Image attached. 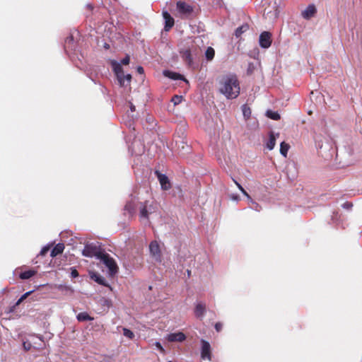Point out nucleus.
<instances>
[{
	"instance_id": "obj_49",
	"label": "nucleus",
	"mask_w": 362,
	"mask_h": 362,
	"mask_svg": "<svg viewBox=\"0 0 362 362\" xmlns=\"http://www.w3.org/2000/svg\"><path fill=\"white\" fill-rule=\"evenodd\" d=\"M86 7H87L88 9H90V10H93V6L92 4H88L86 5Z\"/></svg>"
},
{
	"instance_id": "obj_13",
	"label": "nucleus",
	"mask_w": 362,
	"mask_h": 362,
	"mask_svg": "<svg viewBox=\"0 0 362 362\" xmlns=\"http://www.w3.org/2000/svg\"><path fill=\"white\" fill-rule=\"evenodd\" d=\"M90 279L92 280H93L94 281H95L98 284L107 286L110 290H112V287L110 286V285L109 284H107L106 282V280H105V277L101 276L100 274H98L97 272H91V273H90Z\"/></svg>"
},
{
	"instance_id": "obj_20",
	"label": "nucleus",
	"mask_w": 362,
	"mask_h": 362,
	"mask_svg": "<svg viewBox=\"0 0 362 362\" xmlns=\"http://www.w3.org/2000/svg\"><path fill=\"white\" fill-rule=\"evenodd\" d=\"M249 29V25L247 23H244L242 25L237 28L235 30V35L237 38H239L242 34L245 33Z\"/></svg>"
},
{
	"instance_id": "obj_18",
	"label": "nucleus",
	"mask_w": 362,
	"mask_h": 362,
	"mask_svg": "<svg viewBox=\"0 0 362 362\" xmlns=\"http://www.w3.org/2000/svg\"><path fill=\"white\" fill-rule=\"evenodd\" d=\"M183 60L189 65L191 66L193 62L192 54L189 49H185L181 52Z\"/></svg>"
},
{
	"instance_id": "obj_4",
	"label": "nucleus",
	"mask_w": 362,
	"mask_h": 362,
	"mask_svg": "<svg viewBox=\"0 0 362 362\" xmlns=\"http://www.w3.org/2000/svg\"><path fill=\"white\" fill-rule=\"evenodd\" d=\"M112 71L117 78L118 83L120 87H125V74L123 71L122 66L119 62L112 59L110 62Z\"/></svg>"
},
{
	"instance_id": "obj_35",
	"label": "nucleus",
	"mask_w": 362,
	"mask_h": 362,
	"mask_svg": "<svg viewBox=\"0 0 362 362\" xmlns=\"http://www.w3.org/2000/svg\"><path fill=\"white\" fill-rule=\"evenodd\" d=\"M251 204H252V206H250V208L252 209L257 211H259L261 210V206L257 202H254V203H252Z\"/></svg>"
},
{
	"instance_id": "obj_26",
	"label": "nucleus",
	"mask_w": 362,
	"mask_h": 362,
	"mask_svg": "<svg viewBox=\"0 0 362 362\" xmlns=\"http://www.w3.org/2000/svg\"><path fill=\"white\" fill-rule=\"evenodd\" d=\"M266 115L267 117L273 119V120H279L281 117L278 112L272 111L271 110H268L266 112Z\"/></svg>"
},
{
	"instance_id": "obj_9",
	"label": "nucleus",
	"mask_w": 362,
	"mask_h": 362,
	"mask_svg": "<svg viewBox=\"0 0 362 362\" xmlns=\"http://www.w3.org/2000/svg\"><path fill=\"white\" fill-rule=\"evenodd\" d=\"M176 6L177 10L181 15H189L193 11V8L185 1H178Z\"/></svg>"
},
{
	"instance_id": "obj_23",
	"label": "nucleus",
	"mask_w": 362,
	"mask_h": 362,
	"mask_svg": "<svg viewBox=\"0 0 362 362\" xmlns=\"http://www.w3.org/2000/svg\"><path fill=\"white\" fill-rule=\"evenodd\" d=\"M35 274H36V271H35L33 269H30L28 271L21 272L19 274V277L23 280L28 279L31 278L32 276H33Z\"/></svg>"
},
{
	"instance_id": "obj_6",
	"label": "nucleus",
	"mask_w": 362,
	"mask_h": 362,
	"mask_svg": "<svg viewBox=\"0 0 362 362\" xmlns=\"http://www.w3.org/2000/svg\"><path fill=\"white\" fill-rule=\"evenodd\" d=\"M272 34L268 31H264L259 35V44L263 49L269 48L272 45Z\"/></svg>"
},
{
	"instance_id": "obj_41",
	"label": "nucleus",
	"mask_w": 362,
	"mask_h": 362,
	"mask_svg": "<svg viewBox=\"0 0 362 362\" xmlns=\"http://www.w3.org/2000/svg\"><path fill=\"white\" fill-rule=\"evenodd\" d=\"M230 199L235 201V202H238L240 200V197L238 194H230Z\"/></svg>"
},
{
	"instance_id": "obj_53",
	"label": "nucleus",
	"mask_w": 362,
	"mask_h": 362,
	"mask_svg": "<svg viewBox=\"0 0 362 362\" xmlns=\"http://www.w3.org/2000/svg\"><path fill=\"white\" fill-rule=\"evenodd\" d=\"M187 274L189 276V274H190V271L187 270Z\"/></svg>"
},
{
	"instance_id": "obj_38",
	"label": "nucleus",
	"mask_w": 362,
	"mask_h": 362,
	"mask_svg": "<svg viewBox=\"0 0 362 362\" xmlns=\"http://www.w3.org/2000/svg\"><path fill=\"white\" fill-rule=\"evenodd\" d=\"M23 347L25 351H28L31 349L32 345H31V344L30 342L24 341L23 343Z\"/></svg>"
},
{
	"instance_id": "obj_22",
	"label": "nucleus",
	"mask_w": 362,
	"mask_h": 362,
	"mask_svg": "<svg viewBox=\"0 0 362 362\" xmlns=\"http://www.w3.org/2000/svg\"><path fill=\"white\" fill-rule=\"evenodd\" d=\"M148 202H145V204L140 209V218H148Z\"/></svg>"
},
{
	"instance_id": "obj_7",
	"label": "nucleus",
	"mask_w": 362,
	"mask_h": 362,
	"mask_svg": "<svg viewBox=\"0 0 362 362\" xmlns=\"http://www.w3.org/2000/svg\"><path fill=\"white\" fill-rule=\"evenodd\" d=\"M155 174L163 190L166 191L171 188V182L165 174H163L158 170L155 171Z\"/></svg>"
},
{
	"instance_id": "obj_17",
	"label": "nucleus",
	"mask_w": 362,
	"mask_h": 362,
	"mask_svg": "<svg viewBox=\"0 0 362 362\" xmlns=\"http://www.w3.org/2000/svg\"><path fill=\"white\" fill-rule=\"evenodd\" d=\"M64 245L63 243H57L51 250L50 256L54 257L63 252Z\"/></svg>"
},
{
	"instance_id": "obj_28",
	"label": "nucleus",
	"mask_w": 362,
	"mask_h": 362,
	"mask_svg": "<svg viewBox=\"0 0 362 362\" xmlns=\"http://www.w3.org/2000/svg\"><path fill=\"white\" fill-rule=\"evenodd\" d=\"M242 110L244 117L247 119L250 117L251 115V110L246 105H243L242 106Z\"/></svg>"
},
{
	"instance_id": "obj_1",
	"label": "nucleus",
	"mask_w": 362,
	"mask_h": 362,
	"mask_svg": "<svg viewBox=\"0 0 362 362\" xmlns=\"http://www.w3.org/2000/svg\"><path fill=\"white\" fill-rule=\"evenodd\" d=\"M219 91L228 99L236 98L240 94V84L238 77L234 74L223 76L219 81Z\"/></svg>"
},
{
	"instance_id": "obj_32",
	"label": "nucleus",
	"mask_w": 362,
	"mask_h": 362,
	"mask_svg": "<svg viewBox=\"0 0 362 362\" xmlns=\"http://www.w3.org/2000/svg\"><path fill=\"white\" fill-rule=\"evenodd\" d=\"M132 81V75L130 74H125V87L130 86Z\"/></svg>"
},
{
	"instance_id": "obj_15",
	"label": "nucleus",
	"mask_w": 362,
	"mask_h": 362,
	"mask_svg": "<svg viewBox=\"0 0 362 362\" xmlns=\"http://www.w3.org/2000/svg\"><path fill=\"white\" fill-rule=\"evenodd\" d=\"M317 12L316 7L314 4L308 5L306 8L302 12V16L305 19H310L315 16Z\"/></svg>"
},
{
	"instance_id": "obj_2",
	"label": "nucleus",
	"mask_w": 362,
	"mask_h": 362,
	"mask_svg": "<svg viewBox=\"0 0 362 362\" xmlns=\"http://www.w3.org/2000/svg\"><path fill=\"white\" fill-rule=\"evenodd\" d=\"M104 250L101 248L99 243H90L85 245L82 251V255L84 257H95L98 259L104 253Z\"/></svg>"
},
{
	"instance_id": "obj_50",
	"label": "nucleus",
	"mask_w": 362,
	"mask_h": 362,
	"mask_svg": "<svg viewBox=\"0 0 362 362\" xmlns=\"http://www.w3.org/2000/svg\"><path fill=\"white\" fill-rule=\"evenodd\" d=\"M130 110L132 112H134L135 110H136V107L134 105H133L132 104H131V106H130Z\"/></svg>"
},
{
	"instance_id": "obj_39",
	"label": "nucleus",
	"mask_w": 362,
	"mask_h": 362,
	"mask_svg": "<svg viewBox=\"0 0 362 362\" xmlns=\"http://www.w3.org/2000/svg\"><path fill=\"white\" fill-rule=\"evenodd\" d=\"M133 207L131 203H127L124 206V211H128L129 214L132 212Z\"/></svg>"
},
{
	"instance_id": "obj_43",
	"label": "nucleus",
	"mask_w": 362,
	"mask_h": 362,
	"mask_svg": "<svg viewBox=\"0 0 362 362\" xmlns=\"http://www.w3.org/2000/svg\"><path fill=\"white\" fill-rule=\"evenodd\" d=\"M240 191L243 193V195H245L247 198H250V195L245 190V189L242 187L240 188Z\"/></svg>"
},
{
	"instance_id": "obj_46",
	"label": "nucleus",
	"mask_w": 362,
	"mask_h": 362,
	"mask_svg": "<svg viewBox=\"0 0 362 362\" xmlns=\"http://www.w3.org/2000/svg\"><path fill=\"white\" fill-rule=\"evenodd\" d=\"M22 302H23V300H22L21 298H19V299L16 301V303L15 305L13 306V308L11 309V311L13 310V309L16 306L19 305Z\"/></svg>"
},
{
	"instance_id": "obj_8",
	"label": "nucleus",
	"mask_w": 362,
	"mask_h": 362,
	"mask_svg": "<svg viewBox=\"0 0 362 362\" xmlns=\"http://www.w3.org/2000/svg\"><path fill=\"white\" fill-rule=\"evenodd\" d=\"M201 343H202L201 358L204 360L207 359L209 361H211V354L210 344L204 339H202Z\"/></svg>"
},
{
	"instance_id": "obj_44",
	"label": "nucleus",
	"mask_w": 362,
	"mask_h": 362,
	"mask_svg": "<svg viewBox=\"0 0 362 362\" xmlns=\"http://www.w3.org/2000/svg\"><path fill=\"white\" fill-rule=\"evenodd\" d=\"M240 191L243 193V195H245L247 198H250V195L245 190V189L242 187L240 188Z\"/></svg>"
},
{
	"instance_id": "obj_25",
	"label": "nucleus",
	"mask_w": 362,
	"mask_h": 362,
	"mask_svg": "<svg viewBox=\"0 0 362 362\" xmlns=\"http://www.w3.org/2000/svg\"><path fill=\"white\" fill-rule=\"evenodd\" d=\"M215 55L214 49L211 47H208L205 51V57L207 61H211Z\"/></svg>"
},
{
	"instance_id": "obj_33",
	"label": "nucleus",
	"mask_w": 362,
	"mask_h": 362,
	"mask_svg": "<svg viewBox=\"0 0 362 362\" xmlns=\"http://www.w3.org/2000/svg\"><path fill=\"white\" fill-rule=\"evenodd\" d=\"M49 250V245L44 246L40 252V255L45 256L48 252Z\"/></svg>"
},
{
	"instance_id": "obj_21",
	"label": "nucleus",
	"mask_w": 362,
	"mask_h": 362,
	"mask_svg": "<svg viewBox=\"0 0 362 362\" xmlns=\"http://www.w3.org/2000/svg\"><path fill=\"white\" fill-rule=\"evenodd\" d=\"M76 319L79 322H86V321H92L93 320V317L88 315L86 312L79 313L76 315Z\"/></svg>"
},
{
	"instance_id": "obj_12",
	"label": "nucleus",
	"mask_w": 362,
	"mask_h": 362,
	"mask_svg": "<svg viewBox=\"0 0 362 362\" xmlns=\"http://www.w3.org/2000/svg\"><path fill=\"white\" fill-rule=\"evenodd\" d=\"M165 338L168 341H170V342H174V341L182 342L186 339V336L183 332H178L170 333L166 336Z\"/></svg>"
},
{
	"instance_id": "obj_42",
	"label": "nucleus",
	"mask_w": 362,
	"mask_h": 362,
	"mask_svg": "<svg viewBox=\"0 0 362 362\" xmlns=\"http://www.w3.org/2000/svg\"><path fill=\"white\" fill-rule=\"evenodd\" d=\"M215 329L217 331V332H220L221 329H222V327H223V325L222 323L221 322H216L215 324Z\"/></svg>"
},
{
	"instance_id": "obj_34",
	"label": "nucleus",
	"mask_w": 362,
	"mask_h": 362,
	"mask_svg": "<svg viewBox=\"0 0 362 362\" xmlns=\"http://www.w3.org/2000/svg\"><path fill=\"white\" fill-rule=\"evenodd\" d=\"M353 206V204L351 202H344L342 205H341V207L344 209H346V210H350Z\"/></svg>"
},
{
	"instance_id": "obj_31",
	"label": "nucleus",
	"mask_w": 362,
	"mask_h": 362,
	"mask_svg": "<svg viewBox=\"0 0 362 362\" xmlns=\"http://www.w3.org/2000/svg\"><path fill=\"white\" fill-rule=\"evenodd\" d=\"M130 57L129 55H127L124 58H123L119 63L122 65H127L129 64Z\"/></svg>"
},
{
	"instance_id": "obj_40",
	"label": "nucleus",
	"mask_w": 362,
	"mask_h": 362,
	"mask_svg": "<svg viewBox=\"0 0 362 362\" xmlns=\"http://www.w3.org/2000/svg\"><path fill=\"white\" fill-rule=\"evenodd\" d=\"M34 291V290L33 291H28L26 293H25L24 294H23L21 296V299L23 301L25 298H27Z\"/></svg>"
},
{
	"instance_id": "obj_10",
	"label": "nucleus",
	"mask_w": 362,
	"mask_h": 362,
	"mask_svg": "<svg viewBox=\"0 0 362 362\" xmlns=\"http://www.w3.org/2000/svg\"><path fill=\"white\" fill-rule=\"evenodd\" d=\"M206 304L203 302H197L195 304L194 315L197 318L202 320L206 314Z\"/></svg>"
},
{
	"instance_id": "obj_37",
	"label": "nucleus",
	"mask_w": 362,
	"mask_h": 362,
	"mask_svg": "<svg viewBox=\"0 0 362 362\" xmlns=\"http://www.w3.org/2000/svg\"><path fill=\"white\" fill-rule=\"evenodd\" d=\"M154 345L161 353H165V349L159 341H156Z\"/></svg>"
},
{
	"instance_id": "obj_52",
	"label": "nucleus",
	"mask_w": 362,
	"mask_h": 362,
	"mask_svg": "<svg viewBox=\"0 0 362 362\" xmlns=\"http://www.w3.org/2000/svg\"><path fill=\"white\" fill-rule=\"evenodd\" d=\"M104 47L105 49H109L110 48V45L108 44H107V43H105Z\"/></svg>"
},
{
	"instance_id": "obj_29",
	"label": "nucleus",
	"mask_w": 362,
	"mask_h": 362,
	"mask_svg": "<svg viewBox=\"0 0 362 362\" xmlns=\"http://www.w3.org/2000/svg\"><path fill=\"white\" fill-rule=\"evenodd\" d=\"M122 330H123V335L124 337H127L128 339H132L134 337V332L132 330H130L129 329L124 327Z\"/></svg>"
},
{
	"instance_id": "obj_11",
	"label": "nucleus",
	"mask_w": 362,
	"mask_h": 362,
	"mask_svg": "<svg viewBox=\"0 0 362 362\" xmlns=\"http://www.w3.org/2000/svg\"><path fill=\"white\" fill-rule=\"evenodd\" d=\"M162 14L165 21L164 30L165 31H169L175 24L174 18L167 11H163Z\"/></svg>"
},
{
	"instance_id": "obj_14",
	"label": "nucleus",
	"mask_w": 362,
	"mask_h": 362,
	"mask_svg": "<svg viewBox=\"0 0 362 362\" xmlns=\"http://www.w3.org/2000/svg\"><path fill=\"white\" fill-rule=\"evenodd\" d=\"M163 74V75L165 77H168V78H169L170 79H173V80H182V81H184L186 83H188V81L182 75H181L179 73H177V72H175V71H170V70H164Z\"/></svg>"
},
{
	"instance_id": "obj_51",
	"label": "nucleus",
	"mask_w": 362,
	"mask_h": 362,
	"mask_svg": "<svg viewBox=\"0 0 362 362\" xmlns=\"http://www.w3.org/2000/svg\"><path fill=\"white\" fill-rule=\"evenodd\" d=\"M247 199L248 202H249L250 203H251V204H252V203H254V202H255V201L252 199V197H251L250 196V198H247Z\"/></svg>"
},
{
	"instance_id": "obj_5",
	"label": "nucleus",
	"mask_w": 362,
	"mask_h": 362,
	"mask_svg": "<svg viewBox=\"0 0 362 362\" xmlns=\"http://www.w3.org/2000/svg\"><path fill=\"white\" fill-rule=\"evenodd\" d=\"M149 252L151 258L156 262L160 263L162 262L161 251L159 244L157 241L154 240L151 242L149 245Z\"/></svg>"
},
{
	"instance_id": "obj_16",
	"label": "nucleus",
	"mask_w": 362,
	"mask_h": 362,
	"mask_svg": "<svg viewBox=\"0 0 362 362\" xmlns=\"http://www.w3.org/2000/svg\"><path fill=\"white\" fill-rule=\"evenodd\" d=\"M75 49L74 39L73 35L68 36L64 42V50L66 53H69V50Z\"/></svg>"
},
{
	"instance_id": "obj_3",
	"label": "nucleus",
	"mask_w": 362,
	"mask_h": 362,
	"mask_svg": "<svg viewBox=\"0 0 362 362\" xmlns=\"http://www.w3.org/2000/svg\"><path fill=\"white\" fill-rule=\"evenodd\" d=\"M99 260L103 262L108 269L110 276H113L118 272V267L115 260L110 257L107 253L104 252L100 257Z\"/></svg>"
},
{
	"instance_id": "obj_24",
	"label": "nucleus",
	"mask_w": 362,
	"mask_h": 362,
	"mask_svg": "<svg viewBox=\"0 0 362 362\" xmlns=\"http://www.w3.org/2000/svg\"><path fill=\"white\" fill-rule=\"evenodd\" d=\"M279 12L277 9H275L273 12L271 11H267V8L264 9V16L265 18H269L271 20H274L278 17Z\"/></svg>"
},
{
	"instance_id": "obj_48",
	"label": "nucleus",
	"mask_w": 362,
	"mask_h": 362,
	"mask_svg": "<svg viewBox=\"0 0 362 362\" xmlns=\"http://www.w3.org/2000/svg\"><path fill=\"white\" fill-rule=\"evenodd\" d=\"M233 180L234 181V182L237 185L238 188L240 189V188L242 187V185L239 182H238L235 180L233 179Z\"/></svg>"
},
{
	"instance_id": "obj_30",
	"label": "nucleus",
	"mask_w": 362,
	"mask_h": 362,
	"mask_svg": "<svg viewBox=\"0 0 362 362\" xmlns=\"http://www.w3.org/2000/svg\"><path fill=\"white\" fill-rule=\"evenodd\" d=\"M182 97L175 95L172 98L171 101L174 103L175 105L180 104L182 101Z\"/></svg>"
},
{
	"instance_id": "obj_47",
	"label": "nucleus",
	"mask_w": 362,
	"mask_h": 362,
	"mask_svg": "<svg viewBox=\"0 0 362 362\" xmlns=\"http://www.w3.org/2000/svg\"><path fill=\"white\" fill-rule=\"evenodd\" d=\"M148 208L149 214H151L153 212V207H152V205L148 204Z\"/></svg>"
},
{
	"instance_id": "obj_45",
	"label": "nucleus",
	"mask_w": 362,
	"mask_h": 362,
	"mask_svg": "<svg viewBox=\"0 0 362 362\" xmlns=\"http://www.w3.org/2000/svg\"><path fill=\"white\" fill-rule=\"evenodd\" d=\"M136 71L139 74H143L144 73V69L142 66H139L137 68H136Z\"/></svg>"
},
{
	"instance_id": "obj_19",
	"label": "nucleus",
	"mask_w": 362,
	"mask_h": 362,
	"mask_svg": "<svg viewBox=\"0 0 362 362\" xmlns=\"http://www.w3.org/2000/svg\"><path fill=\"white\" fill-rule=\"evenodd\" d=\"M278 136H279V134H275L274 132H270L269 141L267 144V148L269 150L271 151L274 148L275 144H276V139Z\"/></svg>"
},
{
	"instance_id": "obj_27",
	"label": "nucleus",
	"mask_w": 362,
	"mask_h": 362,
	"mask_svg": "<svg viewBox=\"0 0 362 362\" xmlns=\"http://www.w3.org/2000/svg\"><path fill=\"white\" fill-rule=\"evenodd\" d=\"M289 149V145L284 141H282L280 144V153L286 157Z\"/></svg>"
},
{
	"instance_id": "obj_36",
	"label": "nucleus",
	"mask_w": 362,
	"mask_h": 362,
	"mask_svg": "<svg viewBox=\"0 0 362 362\" xmlns=\"http://www.w3.org/2000/svg\"><path fill=\"white\" fill-rule=\"evenodd\" d=\"M78 276V272L76 270V269L74 267H71V277L74 279Z\"/></svg>"
}]
</instances>
